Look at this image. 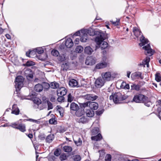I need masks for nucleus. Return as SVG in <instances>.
Returning a JSON list of instances; mask_svg holds the SVG:
<instances>
[{
  "mask_svg": "<svg viewBox=\"0 0 161 161\" xmlns=\"http://www.w3.org/2000/svg\"><path fill=\"white\" fill-rule=\"evenodd\" d=\"M65 44L67 47L70 48L73 46V43L72 39L70 38H69L66 41Z\"/></svg>",
  "mask_w": 161,
  "mask_h": 161,
  "instance_id": "obj_18",
  "label": "nucleus"
},
{
  "mask_svg": "<svg viewBox=\"0 0 161 161\" xmlns=\"http://www.w3.org/2000/svg\"><path fill=\"white\" fill-rule=\"evenodd\" d=\"M49 122L50 124L56 125L57 124V121L55 119H51L49 121Z\"/></svg>",
  "mask_w": 161,
  "mask_h": 161,
  "instance_id": "obj_45",
  "label": "nucleus"
},
{
  "mask_svg": "<svg viewBox=\"0 0 161 161\" xmlns=\"http://www.w3.org/2000/svg\"><path fill=\"white\" fill-rule=\"evenodd\" d=\"M131 77L133 80H135L140 78L141 79L143 78V77L141 76V73L139 72H136L132 73L131 75Z\"/></svg>",
  "mask_w": 161,
  "mask_h": 161,
  "instance_id": "obj_12",
  "label": "nucleus"
},
{
  "mask_svg": "<svg viewBox=\"0 0 161 161\" xmlns=\"http://www.w3.org/2000/svg\"><path fill=\"white\" fill-rule=\"evenodd\" d=\"M83 32L86 33V35L90 36H93L94 35L97 36L95 39V41L97 44L100 43L104 39V33L100 30L94 31L92 30H83Z\"/></svg>",
  "mask_w": 161,
  "mask_h": 161,
  "instance_id": "obj_1",
  "label": "nucleus"
},
{
  "mask_svg": "<svg viewBox=\"0 0 161 161\" xmlns=\"http://www.w3.org/2000/svg\"><path fill=\"white\" fill-rule=\"evenodd\" d=\"M131 87H132V89H135L136 90H138L139 89L138 88V86L136 85H133V86H131Z\"/></svg>",
  "mask_w": 161,
  "mask_h": 161,
  "instance_id": "obj_56",
  "label": "nucleus"
},
{
  "mask_svg": "<svg viewBox=\"0 0 161 161\" xmlns=\"http://www.w3.org/2000/svg\"><path fill=\"white\" fill-rule=\"evenodd\" d=\"M89 106L90 109L96 110L98 108V105L97 103L93 102L89 103Z\"/></svg>",
  "mask_w": 161,
  "mask_h": 161,
  "instance_id": "obj_19",
  "label": "nucleus"
},
{
  "mask_svg": "<svg viewBox=\"0 0 161 161\" xmlns=\"http://www.w3.org/2000/svg\"><path fill=\"white\" fill-rule=\"evenodd\" d=\"M47 105V109L49 110L53 108V107L52 103L49 101H47L46 102Z\"/></svg>",
  "mask_w": 161,
  "mask_h": 161,
  "instance_id": "obj_39",
  "label": "nucleus"
},
{
  "mask_svg": "<svg viewBox=\"0 0 161 161\" xmlns=\"http://www.w3.org/2000/svg\"><path fill=\"white\" fill-rule=\"evenodd\" d=\"M69 68V63H65L62 64L61 66V69L63 70H67Z\"/></svg>",
  "mask_w": 161,
  "mask_h": 161,
  "instance_id": "obj_36",
  "label": "nucleus"
},
{
  "mask_svg": "<svg viewBox=\"0 0 161 161\" xmlns=\"http://www.w3.org/2000/svg\"><path fill=\"white\" fill-rule=\"evenodd\" d=\"M58 59L61 61H63L65 60V57L64 54L59 56L58 58Z\"/></svg>",
  "mask_w": 161,
  "mask_h": 161,
  "instance_id": "obj_52",
  "label": "nucleus"
},
{
  "mask_svg": "<svg viewBox=\"0 0 161 161\" xmlns=\"http://www.w3.org/2000/svg\"><path fill=\"white\" fill-rule=\"evenodd\" d=\"M146 100V97L142 94L136 95L133 99V101L136 103L144 102Z\"/></svg>",
  "mask_w": 161,
  "mask_h": 161,
  "instance_id": "obj_5",
  "label": "nucleus"
},
{
  "mask_svg": "<svg viewBox=\"0 0 161 161\" xmlns=\"http://www.w3.org/2000/svg\"><path fill=\"white\" fill-rule=\"evenodd\" d=\"M36 52L38 53V54H42L44 52V51L43 49H42V48L39 47L37 48L36 49Z\"/></svg>",
  "mask_w": 161,
  "mask_h": 161,
  "instance_id": "obj_51",
  "label": "nucleus"
},
{
  "mask_svg": "<svg viewBox=\"0 0 161 161\" xmlns=\"http://www.w3.org/2000/svg\"><path fill=\"white\" fill-rule=\"evenodd\" d=\"M24 74L28 80L32 79L33 77V75L31 73V70L30 69L25 70Z\"/></svg>",
  "mask_w": 161,
  "mask_h": 161,
  "instance_id": "obj_14",
  "label": "nucleus"
},
{
  "mask_svg": "<svg viewBox=\"0 0 161 161\" xmlns=\"http://www.w3.org/2000/svg\"><path fill=\"white\" fill-rule=\"evenodd\" d=\"M31 51H29L26 52V55L27 56L29 57V55L30 54Z\"/></svg>",
  "mask_w": 161,
  "mask_h": 161,
  "instance_id": "obj_63",
  "label": "nucleus"
},
{
  "mask_svg": "<svg viewBox=\"0 0 161 161\" xmlns=\"http://www.w3.org/2000/svg\"><path fill=\"white\" fill-rule=\"evenodd\" d=\"M63 150L65 152L69 153L72 151V148L70 146H65L63 147Z\"/></svg>",
  "mask_w": 161,
  "mask_h": 161,
  "instance_id": "obj_34",
  "label": "nucleus"
},
{
  "mask_svg": "<svg viewBox=\"0 0 161 161\" xmlns=\"http://www.w3.org/2000/svg\"><path fill=\"white\" fill-rule=\"evenodd\" d=\"M102 76L103 79L105 81H109L112 78L111 73L107 72L102 73Z\"/></svg>",
  "mask_w": 161,
  "mask_h": 161,
  "instance_id": "obj_9",
  "label": "nucleus"
},
{
  "mask_svg": "<svg viewBox=\"0 0 161 161\" xmlns=\"http://www.w3.org/2000/svg\"><path fill=\"white\" fill-rule=\"evenodd\" d=\"M85 112L83 108H79L76 111L75 115L77 117H81L84 115Z\"/></svg>",
  "mask_w": 161,
  "mask_h": 161,
  "instance_id": "obj_13",
  "label": "nucleus"
},
{
  "mask_svg": "<svg viewBox=\"0 0 161 161\" xmlns=\"http://www.w3.org/2000/svg\"><path fill=\"white\" fill-rule=\"evenodd\" d=\"M47 107V103L46 102L41 103L37 107L40 110H42Z\"/></svg>",
  "mask_w": 161,
  "mask_h": 161,
  "instance_id": "obj_31",
  "label": "nucleus"
},
{
  "mask_svg": "<svg viewBox=\"0 0 161 161\" xmlns=\"http://www.w3.org/2000/svg\"><path fill=\"white\" fill-rule=\"evenodd\" d=\"M140 40L141 42L139 43V45L141 47L147 44L148 42V40L145 38V37L142 36V37H141Z\"/></svg>",
  "mask_w": 161,
  "mask_h": 161,
  "instance_id": "obj_20",
  "label": "nucleus"
},
{
  "mask_svg": "<svg viewBox=\"0 0 161 161\" xmlns=\"http://www.w3.org/2000/svg\"><path fill=\"white\" fill-rule=\"evenodd\" d=\"M155 79L158 82L161 81V76L159 74L157 73L155 74Z\"/></svg>",
  "mask_w": 161,
  "mask_h": 161,
  "instance_id": "obj_40",
  "label": "nucleus"
},
{
  "mask_svg": "<svg viewBox=\"0 0 161 161\" xmlns=\"http://www.w3.org/2000/svg\"><path fill=\"white\" fill-rule=\"evenodd\" d=\"M58 111H59V113H60V115H61L62 114H63V113L64 112V110L63 108H59L58 109Z\"/></svg>",
  "mask_w": 161,
  "mask_h": 161,
  "instance_id": "obj_55",
  "label": "nucleus"
},
{
  "mask_svg": "<svg viewBox=\"0 0 161 161\" xmlns=\"http://www.w3.org/2000/svg\"><path fill=\"white\" fill-rule=\"evenodd\" d=\"M52 54L55 57H57L59 55V53L58 51L53 49L51 52Z\"/></svg>",
  "mask_w": 161,
  "mask_h": 161,
  "instance_id": "obj_41",
  "label": "nucleus"
},
{
  "mask_svg": "<svg viewBox=\"0 0 161 161\" xmlns=\"http://www.w3.org/2000/svg\"><path fill=\"white\" fill-rule=\"evenodd\" d=\"M67 158L66 155L65 154H63L59 157V158L61 161L66 159Z\"/></svg>",
  "mask_w": 161,
  "mask_h": 161,
  "instance_id": "obj_46",
  "label": "nucleus"
},
{
  "mask_svg": "<svg viewBox=\"0 0 161 161\" xmlns=\"http://www.w3.org/2000/svg\"><path fill=\"white\" fill-rule=\"evenodd\" d=\"M43 87L42 84H38L36 85L34 87V90L37 92H40L42 91Z\"/></svg>",
  "mask_w": 161,
  "mask_h": 161,
  "instance_id": "obj_22",
  "label": "nucleus"
},
{
  "mask_svg": "<svg viewBox=\"0 0 161 161\" xmlns=\"http://www.w3.org/2000/svg\"><path fill=\"white\" fill-rule=\"evenodd\" d=\"M64 97L63 96H60L57 98V100L58 102H60L64 100Z\"/></svg>",
  "mask_w": 161,
  "mask_h": 161,
  "instance_id": "obj_58",
  "label": "nucleus"
},
{
  "mask_svg": "<svg viewBox=\"0 0 161 161\" xmlns=\"http://www.w3.org/2000/svg\"><path fill=\"white\" fill-rule=\"evenodd\" d=\"M133 31L134 35L137 37L140 35L141 33L140 30L138 28L136 27L133 28Z\"/></svg>",
  "mask_w": 161,
  "mask_h": 161,
  "instance_id": "obj_21",
  "label": "nucleus"
},
{
  "mask_svg": "<svg viewBox=\"0 0 161 161\" xmlns=\"http://www.w3.org/2000/svg\"><path fill=\"white\" fill-rule=\"evenodd\" d=\"M19 110L17 107L16 104H14L12 106V110L11 113L17 115L19 114Z\"/></svg>",
  "mask_w": 161,
  "mask_h": 161,
  "instance_id": "obj_16",
  "label": "nucleus"
},
{
  "mask_svg": "<svg viewBox=\"0 0 161 161\" xmlns=\"http://www.w3.org/2000/svg\"><path fill=\"white\" fill-rule=\"evenodd\" d=\"M79 41V38H76L75 39L74 42L76 44H78Z\"/></svg>",
  "mask_w": 161,
  "mask_h": 161,
  "instance_id": "obj_61",
  "label": "nucleus"
},
{
  "mask_svg": "<svg viewBox=\"0 0 161 161\" xmlns=\"http://www.w3.org/2000/svg\"><path fill=\"white\" fill-rule=\"evenodd\" d=\"M69 85L71 87H78L79 86L78 85V82L75 80L72 79L70 80L69 82Z\"/></svg>",
  "mask_w": 161,
  "mask_h": 161,
  "instance_id": "obj_17",
  "label": "nucleus"
},
{
  "mask_svg": "<svg viewBox=\"0 0 161 161\" xmlns=\"http://www.w3.org/2000/svg\"><path fill=\"white\" fill-rule=\"evenodd\" d=\"M142 48L145 50V53L146 55L148 54L149 56H151L153 54L154 51L151 48L149 44H147V45L143 47Z\"/></svg>",
  "mask_w": 161,
  "mask_h": 161,
  "instance_id": "obj_6",
  "label": "nucleus"
},
{
  "mask_svg": "<svg viewBox=\"0 0 161 161\" xmlns=\"http://www.w3.org/2000/svg\"><path fill=\"white\" fill-rule=\"evenodd\" d=\"M130 87L129 85L128 84H127L126 83V85H125V86L124 88V89H129Z\"/></svg>",
  "mask_w": 161,
  "mask_h": 161,
  "instance_id": "obj_60",
  "label": "nucleus"
},
{
  "mask_svg": "<svg viewBox=\"0 0 161 161\" xmlns=\"http://www.w3.org/2000/svg\"><path fill=\"white\" fill-rule=\"evenodd\" d=\"M102 136L100 134H98L97 136H92L91 137V139L92 140L96 141H100L102 139Z\"/></svg>",
  "mask_w": 161,
  "mask_h": 161,
  "instance_id": "obj_28",
  "label": "nucleus"
},
{
  "mask_svg": "<svg viewBox=\"0 0 161 161\" xmlns=\"http://www.w3.org/2000/svg\"><path fill=\"white\" fill-rule=\"evenodd\" d=\"M71 158L73 161H80L81 157L79 155L77 154L72 156Z\"/></svg>",
  "mask_w": 161,
  "mask_h": 161,
  "instance_id": "obj_26",
  "label": "nucleus"
},
{
  "mask_svg": "<svg viewBox=\"0 0 161 161\" xmlns=\"http://www.w3.org/2000/svg\"><path fill=\"white\" fill-rule=\"evenodd\" d=\"M73 140L77 146H80L82 144V141L80 137H78L77 139L73 138Z\"/></svg>",
  "mask_w": 161,
  "mask_h": 161,
  "instance_id": "obj_30",
  "label": "nucleus"
},
{
  "mask_svg": "<svg viewBox=\"0 0 161 161\" xmlns=\"http://www.w3.org/2000/svg\"><path fill=\"white\" fill-rule=\"evenodd\" d=\"M12 125L13 127L18 129L22 132H24L26 130L25 126L24 124H21L18 125L15 123H13Z\"/></svg>",
  "mask_w": 161,
  "mask_h": 161,
  "instance_id": "obj_7",
  "label": "nucleus"
},
{
  "mask_svg": "<svg viewBox=\"0 0 161 161\" xmlns=\"http://www.w3.org/2000/svg\"><path fill=\"white\" fill-rule=\"evenodd\" d=\"M74 99V97L71 94L69 93L68 94V102H71L72 101H73Z\"/></svg>",
  "mask_w": 161,
  "mask_h": 161,
  "instance_id": "obj_42",
  "label": "nucleus"
},
{
  "mask_svg": "<svg viewBox=\"0 0 161 161\" xmlns=\"http://www.w3.org/2000/svg\"><path fill=\"white\" fill-rule=\"evenodd\" d=\"M34 101V103L37 105V106L41 103V100L37 98H35Z\"/></svg>",
  "mask_w": 161,
  "mask_h": 161,
  "instance_id": "obj_49",
  "label": "nucleus"
},
{
  "mask_svg": "<svg viewBox=\"0 0 161 161\" xmlns=\"http://www.w3.org/2000/svg\"><path fill=\"white\" fill-rule=\"evenodd\" d=\"M56 159V158L55 156H51L49 158V160L50 161H53Z\"/></svg>",
  "mask_w": 161,
  "mask_h": 161,
  "instance_id": "obj_57",
  "label": "nucleus"
},
{
  "mask_svg": "<svg viewBox=\"0 0 161 161\" xmlns=\"http://www.w3.org/2000/svg\"><path fill=\"white\" fill-rule=\"evenodd\" d=\"M50 84V87L54 89H57L59 86V84L56 82H51Z\"/></svg>",
  "mask_w": 161,
  "mask_h": 161,
  "instance_id": "obj_33",
  "label": "nucleus"
},
{
  "mask_svg": "<svg viewBox=\"0 0 161 161\" xmlns=\"http://www.w3.org/2000/svg\"><path fill=\"white\" fill-rule=\"evenodd\" d=\"M104 40V39L101 42L100 44H101L100 47H101L102 49H104L107 47L108 46V44L107 42L103 41Z\"/></svg>",
  "mask_w": 161,
  "mask_h": 161,
  "instance_id": "obj_35",
  "label": "nucleus"
},
{
  "mask_svg": "<svg viewBox=\"0 0 161 161\" xmlns=\"http://www.w3.org/2000/svg\"><path fill=\"white\" fill-rule=\"evenodd\" d=\"M54 136L53 134H50L48 135L46 138V142L48 143L51 142L53 140Z\"/></svg>",
  "mask_w": 161,
  "mask_h": 161,
  "instance_id": "obj_32",
  "label": "nucleus"
},
{
  "mask_svg": "<svg viewBox=\"0 0 161 161\" xmlns=\"http://www.w3.org/2000/svg\"><path fill=\"white\" fill-rule=\"evenodd\" d=\"M119 21H110L112 24L114 26H117L119 25Z\"/></svg>",
  "mask_w": 161,
  "mask_h": 161,
  "instance_id": "obj_53",
  "label": "nucleus"
},
{
  "mask_svg": "<svg viewBox=\"0 0 161 161\" xmlns=\"http://www.w3.org/2000/svg\"><path fill=\"white\" fill-rule=\"evenodd\" d=\"M24 79L23 77L21 76H18L16 78L15 83L16 91H19L23 86Z\"/></svg>",
  "mask_w": 161,
  "mask_h": 161,
  "instance_id": "obj_4",
  "label": "nucleus"
},
{
  "mask_svg": "<svg viewBox=\"0 0 161 161\" xmlns=\"http://www.w3.org/2000/svg\"><path fill=\"white\" fill-rule=\"evenodd\" d=\"M99 132V129L98 127H95L92 130V132L93 135H95Z\"/></svg>",
  "mask_w": 161,
  "mask_h": 161,
  "instance_id": "obj_43",
  "label": "nucleus"
},
{
  "mask_svg": "<svg viewBox=\"0 0 161 161\" xmlns=\"http://www.w3.org/2000/svg\"><path fill=\"white\" fill-rule=\"evenodd\" d=\"M42 85L44 90H48L50 87V84L47 82H43Z\"/></svg>",
  "mask_w": 161,
  "mask_h": 161,
  "instance_id": "obj_37",
  "label": "nucleus"
},
{
  "mask_svg": "<svg viewBox=\"0 0 161 161\" xmlns=\"http://www.w3.org/2000/svg\"><path fill=\"white\" fill-rule=\"evenodd\" d=\"M105 82V81L102 78H99L95 81V86L97 88H100L104 85Z\"/></svg>",
  "mask_w": 161,
  "mask_h": 161,
  "instance_id": "obj_8",
  "label": "nucleus"
},
{
  "mask_svg": "<svg viewBox=\"0 0 161 161\" xmlns=\"http://www.w3.org/2000/svg\"><path fill=\"white\" fill-rule=\"evenodd\" d=\"M60 153V150L59 149H56L54 152V155L56 156H59Z\"/></svg>",
  "mask_w": 161,
  "mask_h": 161,
  "instance_id": "obj_48",
  "label": "nucleus"
},
{
  "mask_svg": "<svg viewBox=\"0 0 161 161\" xmlns=\"http://www.w3.org/2000/svg\"><path fill=\"white\" fill-rule=\"evenodd\" d=\"M126 84V83L125 82H123L122 83V84L120 86V87H121V88L124 89Z\"/></svg>",
  "mask_w": 161,
  "mask_h": 161,
  "instance_id": "obj_59",
  "label": "nucleus"
},
{
  "mask_svg": "<svg viewBox=\"0 0 161 161\" xmlns=\"http://www.w3.org/2000/svg\"><path fill=\"white\" fill-rule=\"evenodd\" d=\"M107 66V63L105 62H103L97 64L96 66L97 69H100L104 68Z\"/></svg>",
  "mask_w": 161,
  "mask_h": 161,
  "instance_id": "obj_23",
  "label": "nucleus"
},
{
  "mask_svg": "<svg viewBox=\"0 0 161 161\" xmlns=\"http://www.w3.org/2000/svg\"><path fill=\"white\" fill-rule=\"evenodd\" d=\"M87 120V119L84 116H83L79 119V122L84 123L86 122Z\"/></svg>",
  "mask_w": 161,
  "mask_h": 161,
  "instance_id": "obj_44",
  "label": "nucleus"
},
{
  "mask_svg": "<svg viewBox=\"0 0 161 161\" xmlns=\"http://www.w3.org/2000/svg\"><path fill=\"white\" fill-rule=\"evenodd\" d=\"M83 98L89 102L81 103L80 104V106L81 108L87 107L89 105V102L95 100L97 98L98 96L93 94H88L84 96Z\"/></svg>",
  "mask_w": 161,
  "mask_h": 161,
  "instance_id": "obj_2",
  "label": "nucleus"
},
{
  "mask_svg": "<svg viewBox=\"0 0 161 161\" xmlns=\"http://www.w3.org/2000/svg\"><path fill=\"white\" fill-rule=\"evenodd\" d=\"M127 97L126 96L122 95L121 93L118 92L110 96L109 99L110 100H112L115 103H118L125 100Z\"/></svg>",
  "mask_w": 161,
  "mask_h": 161,
  "instance_id": "obj_3",
  "label": "nucleus"
},
{
  "mask_svg": "<svg viewBox=\"0 0 161 161\" xmlns=\"http://www.w3.org/2000/svg\"><path fill=\"white\" fill-rule=\"evenodd\" d=\"M83 30H81L80 41L82 42H86L88 39V36L86 35V33L83 32Z\"/></svg>",
  "mask_w": 161,
  "mask_h": 161,
  "instance_id": "obj_15",
  "label": "nucleus"
},
{
  "mask_svg": "<svg viewBox=\"0 0 161 161\" xmlns=\"http://www.w3.org/2000/svg\"><path fill=\"white\" fill-rule=\"evenodd\" d=\"M81 30L80 31H79L75 32L74 34V36H81Z\"/></svg>",
  "mask_w": 161,
  "mask_h": 161,
  "instance_id": "obj_54",
  "label": "nucleus"
},
{
  "mask_svg": "<svg viewBox=\"0 0 161 161\" xmlns=\"http://www.w3.org/2000/svg\"><path fill=\"white\" fill-rule=\"evenodd\" d=\"M111 156L110 154H108L106 156L105 158V161H111Z\"/></svg>",
  "mask_w": 161,
  "mask_h": 161,
  "instance_id": "obj_50",
  "label": "nucleus"
},
{
  "mask_svg": "<svg viewBox=\"0 0 161 161\" xmlns=\"http://www.w3.org/2000/svg\"><path fill=\"white\" fill-rule=\"evenodd\" d=\"M70 108L71 110L76 111L79 109V107L77 104L73 102L70 104Z\"/></svg>",
  "mask_w": 161,
  "mask_h": 161,
  "instance_id": "obj_24",
  "label": "nucleus"
},
{
  "mask_svg": "<svg viewBox=\"0 0 161 161\" xmlns=\"http://www.w3.org/2000/svg\"><path fill=\"white\" fill-rule=\"evenodd\" d=\"M145 105L147 107H149L151 104L150 102H148L147 103H145Z\"/></svg>",
  "mask_w": 161,
  "mask_h": 161,
  "instance_id": "obj_64",
  "label": "nucleus"
},
{
  "mask_svg": "<svg viewBox=\"0 0 161 161\" xmlns=\"http://www.w3.org/2000/svg\"><path fill=\"white\" fill-rule=\"evenodd\" d=\"M67 90L63 87H61L57 90V95L58 96H64L66 95L67 93Z\"/></svg>",
  "mask_w": 161,
  "mask_h": 161,
  "instance_id": "obj_11",
  "label": "nucleus"
},
{
  "mask_svg": "<svg viewBox=\"0 0 161 161\" xmlns=\"http://www.w3.org/2000/svg\"><path fill=\"white\" fill-rule=\"evenodd\" d=\"M150 60V58L148 57H146V59L145 61H143L142 63V64H141L144 67H145V65H146V66L147 67H148L149 66V63Z\"/></svg>",
  "mask_w": 161,
  "mask_h": 161,
  "instance_id": "obj_29",
  "label": "nucleus"
},
{
  "mask_svg": "<svg viewBox=\"0 0 161 161\" xmlns=\"http://www.w3.org/2000/svg\"><path fill=\"white\" fill-rule=\"evenodd\" d=\"M5 36L7 39H11V37L9 34H6L5 35Z\"/></svg>",
  "mask_w": 161,
  "mask_h": 161,
  "instance_id": "obj_62",
  "label": "nucleus"
},
{
  "mask_svg": "<svg viewBox=\"0 0 161 161\" xmlns=\"http://www.w3.org/2000/svg\"><path fill=\"white\" fill-rule=\"evenodd\" d=\"M86 113L87 116L89 117H93L94 114V111L93 110L91 109L86 110Z\"/></svg>",
  "mask_w": 161,
  "mask_h": 161,
  "instance_id": "obj_25",
  "label": "nucleus"
},
{
  "mask_svg": "<svg viewBox=\"0 0 161 161\" xmlns=\"http://www.w3.org/2000/svg\"><path fill=\"white\" fill-rule=\"evenodd\" d=\"M83 48L81 46H77L75 48V51L77 53H80L83 51Z\"/></svg>",
  "mask_w": 161,
  "mask_h": 161,
  "instance_id": "obj_38",
  "label": "nucleus"
},
{
  "mask_svg": "<svg viewBox=\"0 0 161 161\" xmlns=\"http://www.w3.org/2000/svg\"><path fill=\"white\" fill-rule=\"evenodd\" d=\"M25 64L27 66H29L35 65V63L32 61H28Z\"/></svg>",
  "mask_w": 161,
  "mask_h": 161,
  "instance_id": "obj_47",
  "label": "nucleus"
},
{
  "mask_svg": "<svg viewBox=\"0 0 161 161\" xmlns=\"http://www.w3.org/2000/svg\"><path fill=\"white\" fill-rule=\"evenodd\" d=\"M96 63V59L95 58L92 57H87L85 61V64L88 65H92Z\"/></svg>",
  "mask_w": 161,
  "mask_h": 161,
  "instance_id": "obj_10",
  "label": "nucleus"
},
{
  "mask_svg": "<svg viewBox=\"0 0 161 161\" xmlns=\"http://www.w3.org/2000/svg\"><path fill=\"white\" fill-rule=\"evenodd\" d=\"M85 53L88 54H91L93 52V50L90 46H87L85 47L84 49Z\"/></svg>",
  "mask_w": 161,
  "mask_h": 161,
  "instance_id": "obj_27",
  "label": "nucleus"
}]
</instances>
